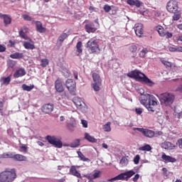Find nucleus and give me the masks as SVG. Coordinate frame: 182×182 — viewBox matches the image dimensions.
<instances>
[{"mask_svg":"<svg viewBox=\"0 0 182 182\" xmlns=\"http://www.w3.org/2000/svg\"><path fill=\"white\" fill-rule=\"evenodd\" d=\"M170 52H178V47H169Z\"/></svg>","mask_w":182,"mask_h":182,"instance_id":"54","label":"nucleus"},{"mask_svg":"<svg viewBox=\"0 0 182 182\" xmlns=\"http://www.w3.org/2000/svg\"><path fill=\"white\" fill-rule=\"evenodd\" d=\"M83 43L82 41H78L76 44V51L77 53L80 55V53H83Z\"/></svg>","mask_w":182,"mask_h":182,"instance_id":"28","label":"nucleus"},{"mask_svg":"<svg viewBox=\"0 0 182 182\" xmlns=\"http://www.w3.org/2000/svg\"><path fill=\"white\" fill-rule=\"evenodd\" d=\"M140 103L141 104V105H143L144 106H145V107H146V105H148V103H147V100H140Z\"/></svg>","mask_w":182,"mask_h":182,"instance_id":"61","label":"nucleus"},{"mask_svg":"<svg viewBox=\"0 0 182 182\" xmlns=\"http://www.w3.org/2000/svg\"><path fill=\"white\" fill-rule=\"evenodd\" d=\"M139 161H140V155L137 154L134 158V164H139Z\"/></svg>","mask_w":182,"mask_h":182,"instance_id":"51","label":"nucleus"},{"mask_svg":"<svg viewBox=\"0 0 182 182\" xmlns=\"http://www.w3.org/2000/svg\"><path fill=\"white\" fill-rule=\"evenodd\" d=\"M166 11L170 14H176L178 11V1L170 0L166 4Z\"/></svg>","mask_w":182,"mask_h":182,"instance_id":"10","label":"nucleus"},{"mask_svg":"<svg viewBox=\"0 0 182 182\" xmlns=\"http://www.w3.org/2000/svg\"><path fill=\"white\" fill-rule=\"evenodd\" d=\"M93 178H99L100 177V171H97L92 175Z\"/></svg>","mask_w":182,"mask_h":182,"instance_id":"53","label":"nucleus"},{"mask_svg":"<svg viewBox=\"0 0 182 182\" xmlns=\"http://www.w3.org/2000/svg\"><path fill=\"white\" fill-rule=\"evenodd\" d=\"M134 32L136 33V36H138V38H141L144 33V29L143 24L141 23H136L134 27Z\"/></svg>","mask_w":182,"mask_h":182,"instance_id":"14","label":"nucleus"},{"mask_svg":"<svg viewBox=\"0 0 182 182\" xmlns=\"http://www.w3.org/2000/svg\"><path fill=\"white\" fill-rule=\"evenodd\" d=\"M11 75H9L7 77H2L1 78V82L2 85H8L9 83H11Z\"/></svg>","mask_w":182,"mask_h":182,"instance_id":"36","label":"nucleus"},{"mask_svg":"<svg viewBox=\"0 0 182 182\" xmlns=\"http://www.w3.org/2000/svg\"><path fill=\"white\" fill-rule=\"evenodd\" d=\"M176 41L178 45H182V35L177 36L176 37Z\"/></svg>","mask_w":182,"mask_h":182,"instance_id":"47","label":"nucleus"},{"mask_svg":"<svg viewBox=\"0 0 182 182\" xmlns=\"http://www.w3.org/2000/svg\"><path fill=\"white\" fill-rule=\"evenodd\" d=\"M54 105L53 104H46L43 105L41 110L43 113H52L53 112Z\"/></svg>","mask_w":182,"mask_h":182,"instance_id":"16","label":"nucleus"},{"mask_svg":"<svg viewBox=\"0 0 182 182\" xmlns=\"http://www.w3.org/2000/svg\"><path fill=\"white\" fill-rule=\"evenodd\" d=\"M140 178V175L139 173H136L134 177L132 178V181L134 182H137V181Z\"/></svg>","mask_w":182,"mask_h":182,"instance_id":"58","label":"nucleus"},{"mask_svg":"<svg viewBox=\"0 0 182 182\" xmlns=\"http://www.w3.org/2000/svg\"><path fill=\"white\" fill-rule=\"evenodd\" d=\"M41 66L42 68H46L48 65H49V60H48V58H43L41 60Z\"/></svg>","mask_w":182,"mask_h":182,"instance_id":"37","label":"nucleus"},{"mask_svg":"<svg viewBox=\"0 0 182 182\" xmlns=\"http://www.w3.org/2000/svg\"><path fill=\"white\" fill-rule=\"evenodd\" d=\"M146 99H148V104L146 105V108L149 112H156V107H157V98L154 95H147Z\"/></svg>","mask_w":182,"mask_h":182,"instance_id":"6","label":"nucleus"},{"mask_svg":"<svg viewBox=\"0 0 182 182\" xmlns=\"http://www.w3.org/2000/svg\"><path fill=\"white\" fill-rule=\"evenodd\" d=\"M36 28L37 32H39V33H45L46 32V28L43 26L42 22L41 21H36Z\"/></svg>","mask_w":182,"mask_h":182,"instance_id":"23","label":"nucleus"},{"mask_svg":"<svg viewBox=\"0 0 182 182\" xmlns=\"http://www.w3.org/2000/svg\"><path fill=\"white\" fill-rule=\"evenodd\" d=\"M13 157V154L10 153H4L3 154L0 155V159H12Z\"/></svg>","mask_w":182,"mask_h":182,"instance_id":"38","label":"nucleus"},{"mask_svg":"<svg viewBox=\"0 0 182 182\" xmlns=\"http://www.w3.org/2000/svg\"><path fill=\"white\" fill-rule=\"evenodd\" d=\"M176 92H180V93H182V84L180 85L176 90Z\"/></svg>","mask_w":182,"mask_h":182,"instance_id":"63","label":"nucleus"},{"mask_svg":"<svg viewBox=\"0 0 182 182\" xmlns=\"http://www.w3.org/2000/svg\"><path fill=\"white\" fill-rule=\"evenodd\" d=\"M103 9L105 12L107 14L112 11V6H109V4H106L104 6Z\"/></svg>","mask_w":182,"mask_h":182,"instance_id":"45","label":"nucleus"},{"mask_svg":"<svg viewBox=\"0 0 182 182\" xmlns=\"http://www.w3.org/2000/svg\"><path fill=\"white\" fill-rule=\"evenodd\" d=\"M9 43H10L11 48H13V46H15L16 42H15V41H14L12 40H10V41H9Z\"/></svg>","mask_w":182,"mask_h":182,"instance_id":"62","label":"nucleus"},{"mask_svg":"<svg viewBox=\"0 0 182 182\" xmlns=\"http://www.w3.org/2000/svg\"><path fill=\"white\" fill-rule=\"evenodd\" d=\"M164 37H166V39H170L171 38H173V33L166 31Z\"/></svg>","mask_w":182,"mask_h":182,"instance_id":"46","label":"nucleus"},{"mask_svg":"<svg viewBox=\"0 0 182 182\" xmlns=\"http://www.w3.org/2000/svg\"><path fill=\"white\" fill-rule=\"evenodd\" d=\"M73 102L77 107H80L82 106V100L77 97H75L73 99Z\"/></svg>","mask_w":182,"mask_h":182,"instance_id":"32","label":"nucleus"},{"mask_svg":"<svg viewBox=\"0 0 182 182\" xmlns=\"http://www.w3.org/2000/svg\"><path fill=\"white\" fill-rule=\"evenodd\" d=\"M161 63H163V65H164V66H166V68H171V63H170L168 61L162 60Z\"/></svg>","mask_w":182,"mask_h":182,"instance_id":"50","label":"nucleus"},{"mask_svg":"<svg viewBox=\"0 0 182 182\" xmlns=\"http://www.w3.org/2000/svg\"><path fill=\"white\" fill-rule=\"evenodd\" d=\"M78 73H77V71H74L73 72V76H74V77H75V79H76V80H77V79H78Z\"/></svg>","mask_w":182,"mask_h":182,"instance_id":"64","label":"nucleus"},{"mask_svg":"<svg viewBox=\"0 0 182 182\" xmlns=\"http://www.w3.org/2000/svg\"><path fill=\"white\" fill-rule=\"evenodd\" d=\"M128 77H131L132 79H135L139 82H143L147 86H154V82L151 81L146 75L143 74V73L140 72V70H134L129 72L127 74Z\"/></svg>","mask_w":182,"mask_h":182,"instance_id":"1","label":"nucleus"},{"mask_svg":"<svg viewBox=\"0 0 182 182\" xmlns=\"http://www.w3.org/2000/svg\"><path fill=\"white\" fill-rule=\"evenodd\" d=\"M86 48H87L88 50H90V53H95V52H97V50H100V48H99V45H97L96 40H90L87 43Z\"/></svg>","mask_w":182,"mask_h":182,"instance_id":"11","label":"nucleus"},{"mask_svg":"<svg viewBox=\"0 0 182 182\" xmlns=\"http://www.w3.org/2000/svg\"><path fill=\"white\" fill-rule=\"evenodd\" d=\"M77 154L78 155L79 159H80L82 161H87V163L90 162V159H89L88 158H86V156H85V155L83 154V153H82V151H77Z\"/></svg>","mask_w":182,"mask_h":182,"instance_id":"30","label":"nucleus"},{"mask_svg":"<svg viewBox=\"0 0 182 182\" xmlns=\"http://www.w3.org/2000/svg\"><path fill=\"white\" fill-rule=\"evenodd\" d=\"M46 140H47L50 144H52L57 149H62V147H63V143L62 141H60L59 138H57L55 136L48 135L46 137Z\"/></svg>","mask_w":182,"mask_h":182,"instance_id":"7","label":"nucleus"},{"mask_svg":"<svg viewBox=\"0 0 182 182\" xmlns=\"http://www.w3.org/2000/svg\"><path fill=\"white\" fill-rule=\"evenodd\" d=\"M63 73L65 77H69V76H70V71H69V70H64Z\"/></svg>","mask_w":182,"mask_h":182,"instance_id":"52","label":"nucleus"},{"mask_svg":"<svg viewBox=\"0 0 182 182\" xmlns=\"http://www.w3.org/2000/svg\"><path fill=\"white\" fill-rule=\"evenodd\" d=\"M22 18H23V19H24V21H32V17H31V16H29L28 14L23 15Z\"/></svg>","mask_w":182,"mask_h":182,"instance_id":"49","label":"nucleus"},{"mask_svg":"<svg viewBox=\"0 0 182 182\" xmlns=\"http://www.w3.org/2000/svg\"><path fill=\"white\" fill-rule=\"evenodd\" d=\"M128 49L131 53H136V52H137V46L136 45L129 46Z\"/></svg>","mask_w":182,"mask_h":182,"instance_id":"39","label":"nucleus"},{"mask_svg":"<svg viewBox=\"0 0 182 182\" xmlns=\"http://www.w3.org/2000/svg\"><path fill=\"white\" fill-rule=\"evenodd\" d=\"M16 65V61H15L14 60H9L7 62V66H9V68H11V69H14V68H15Z\"/></svg>","mask_w":182,"mask_h":182,"instance_id":"41","label":"nucleus"},{"mask_svg":"<svg viewBox=\"0 0 182 182\" xmlns=\"http://www.w3.org/2000/svg\"><path fill=\"white\" fill-rule=\"evenodd\" d=\"M85 140H87V141H90V143H96L97 141V139L90 136V134L87 132L85 134Z\"/></svg>","mask_w":182,"mask_h":182,"instance_id":"26","label":"nucleus"},{"mask_svg":"<svg viewBox=\"0 0 182 182\" xmlns=\"http://www.w3.org/2000/svg\"><path fill=\"white\" fill-rule=\"evenodd\" d=\"M16 177V169L15 168H6L5 171L0 173L1 182H14Z\"/></svg>","mask_w":182,"mask_h":182,"instance_id":"2","label":"nucleus"},{"mask_svg":"<svg viewBox=\"0 0 182 182\" xmlns=\"http://www.w3.org/2000/svg\"><path fill=\"white\" fill-rule=\"evenodd\" d=\"M6 50V47L0 44V52H5Z\"/></svg>","mask_w":182,"mask_h":182,"instance_id":"60","label":"nucleus"},{"mask_svg":"<svg viewBox=\"0 0 182 182\" xmlns=\"http://www.w3.org/2000/svg\"><path fill=\"white\" fill-rule=\"evenodd\" d=\"M174 99H176V97L170 92L162 93L159 95L161 105L166 107H170L174 103Z\"/></svg>","mask_w":182,"mask_h":182,"instance_id":"3","label":"nucleus"},{"mask_svg":"<svg viewBox=\"0 0 182 182\" xmlns=\"http://www.w3.org/2000/svg\"><path fill=\"white\" fill-rule=\"evenodd\" d=\"M21 87L23 90H25L26 92H31L32 90L35 88V85H32L28 86L26 84H23Z\"/></svg>","mask_w":182,"mask_h":182,"instance_id":"34","label":"nucleus"},{"mask_svg":"<svg viewBox=\"0 0 182 182\" xmlns=\"http://www.w3.org/2000/svg\"><path fill=\"white\" fill-rule=\"evenodd\" d=\"M10 58H11V59H22L23 58V53L16 52L11 54Z\"/></svg>","mask_w":182,"mask_h":182,"instance_id":"29","label":"nucleus"},{"mask_svg":"<svg viewBox=\"0 0 182 182\" xmlns=\"http://www.w3.org/2000/svg\"><path fill=\"white\" fill-rule=\"evenodd\" d=\"M140 151H151V146L150 144H145L143 146L139 148Z\"/></svg>","mask_w":182,"mask_h":182,"instance_id":"33","label":"nucleus"},{"mask_svg":"<svg viewBox=\"0 0 182 182\" xmlns=\"http://www.w3.org/2000/svg\"><path fill=\"white\" fill-rule=\"evenodd\" d=\"M161 147L162 149H165V150H174L176 145L170 141H164L161 144Z\"/></svg>","mask_w":182,"mask_h":182,"instance_id":"20","label":"nucleus"},{"mask_svg":"<svg viewBox=\"0 0 182 182\" xmlns=\"http://www.w3.org/2000/svg\"><path fill=\"white\" fill-rule=\"evenodd\" d=\"M155 31H158L159 36H161V38H164L166 30L164 29V28H163V26H156Z\"/></svg>","mask_w":182,"mask_h":182,"instance_id":"25","label":"nucleus"},{"mask_svg":"<svg viewBox=\"0 0 182 182\" xmlns=\"http://www.w3.org/2000/svg\"><path fill=\"white\" fill-rule=\"evenodd\" d=\"M149 53V50L147 48H144L139 53L140 58H146V54Z\"/></svg>","mask_w":182,"mask_h":182,"instance_id":"43","label":"nucleus"},{"mask_svg":"<svg viewBox=\"0 0 182 182\" xmlns=\"http://www.w3.org/2000/svg\"><path fill=\"white\" fill-rule=\"evenodd\" d=\"M135 112L136 114L141 115L143 113V109L142 108H136Z\"/></svg>","mask_w":182,"mask_h":182,"instance_id":"56","label":"nucleus"},{"mask_svg":"<svg viewBox=\"0 0 182 182\" xmlns=\"http://www.w3.org/2000/svg\"><path fill=\"white\" fill-rule=\"evenodd\" d=\"M81 123H82L83 127H85V128L87 127V121H86L85 119H82Z\"/></svg>","mask_w":182,"mask_h":182,"instance_id":"59","label":"nucleus"},{"mask_svg":"<svg viewBox=\"0 0 182 182\" xmlns=\"http://www.w3.org/2000/svg\"><path fill=\"white\" fill-rule=\"evenodd\" d=\"M12 159L13 160H15V161H26V160H28L26 156L18 154L15 155L13 154Z\"/></svg>","mask_w":182,"mask_h":182,"instance_id":"24","label":"nucleus"},{"mask_svg":"<svg viewBox=\"0 0 182 182\" xmlns=\"http://www.w3.org/2000/svg\"><path fill=\"white\" fill-rule=\"evenodd\" d=\"M136 174V172L133 170L128 171L124 173H119L117 176L112 178L111 179H109V181L113 182V181H118L119 180L127 181L129 178L133 177Z\"/></svg>","mask_w":182,"mask_h":182,"instance_id":"5","label":"nucleus"},{"mask_svg":"<svg viewBox=\"0 0 182 182\" xmlns=\"http://www.w3.org/2000/svg\"><path fill=\"white\" fill-rule=\"evenodd\" d=\"M176 144L178 146L179 149L182 150V138L178 139Z\"/></svg>","mask_w":182,"mask_h":182,"instance_id":"57","label":"nucleus"},{"mask_svg":"<svg viewBox=\"0 0 182 182\" xmlns=\"http://www.w3.org/2000/svg\"><path fill=\"white\" fill-rule=\"evenodd\" d=\"M70 174L71 176H74L75 177H77V178H82V175L79 171H77V169H76V166H72L70 168Z\"/></svg>","mask_w":182,"mask_h":182,"instance_id":"21","label":"nucleus"},{"mask_svg":"<svg viewBox=\"0 0 182 182\" xmlns=\"http://www.w3.org/2000/svg\"><path fill=\"white\" fill-rule=\"evenodd\" d=\"M92 79L94 82V83H92V89L95 92H99V90H100V86H102V78L99 74L93 73Z\"/></svg>","mask_w":182,"mask_h":182,"instance_id":"9","label":"nucleus"},{"mask_svg":"<svg viewBox=\"0 0 182 182\" xmlns=\"http://www.w3.org/2000/svg\"><path fill=\"white\" fill-rule=\"evenodd\" d=\"M3 109H4V102L0 101V113L1 116H4V112H2Z\"/></svg>","mask_w":182,"mask_h":182,"instance_id":"55","label":"nucleus"},{"mask_svg":"<svg viewBox=\"0 0 182 182\" xmlns=\"http://www.w3.org/2000/svg\"><path fill=\"white\" fill-rule=\"evenodd\" d=\"M119 163L122 166H127L129 164V159L126 156H123Z\"/></svg>","mask_w":182,"mask_h":182,"instance_id":"42","label":"nucleus"},{"mask_svg":"<svg viewBox=\"0 0 182 182\" xmlns=\"http://www.w3.org/2000/svg\"><path fill=\"white\" fill-rule=\"evenodd\" d=\"M135 129L138 130V132H140V133H142L145 137H149V139H151L156 134V132L151 129L144 128H135Z\"/></svg>","mask_w":182,"mask_h":182,"instance_id":"13","label":"nucleus"},{"mask_svg":"<svg viewBox=\"0 0 182 182\" xmlns=\"http://www.w3.org/2000/svg\"><path fill=\"white\" fill-rule=\"evenodd\" d=\"M28 32H29V28L26 26H23L18 32L19 36L20 38H22V39H25L26 41H29V42H32V43H33L32 38L28 36V35H26Z\"/></svg>","mask_w":182,"mask_h":182,"instance_id":"12","label":"nucleus"},{"mask_svg":"<svg viewBox=\"0 0 182 182\" xmlns=\"http://www.w3.org/2000/svg\"><path fill=\"white\" fill-rule=\"evenodd\" d=\"M25 75H26V71L25 70V68H20L14 73V77L18 79V77H22V76H25Z\"/></svg>","mask_w":182,"mask_h":182,"instance_id":"19","label":"nucleus"},{"mask_svg":"<svg viewBox=\"0 0 182 182\" xmlns=\"http://www.w3.org/2000/svg\"><path fill=\"white\" fill-rule=\"evenodd\" d=\"M66 38H68V33H63L59 37H58V41L59 42H63V41H65V39H66Z\"/></svg>","mask_w":182,"mask_h":182,"instance_id":"44","label":"nucleus"},{"mask_svg":"<svg viewBox=\"0 0 182 182\" xmlns=\"http://www.w3.org/2000/svg\"><path fill=\"white\" fill-rule=\"evenodd\" d=\"M173 14H174L173 16V21H178V19H180V18H181V14H176V13H173Z\"/></svg>","mask_w":182,"mask_h":182,"instance_id":"48","label":"nucleus"},{"mask_svg":"<svg viewBox=\"0 0 182 182\" xmlns=\"http://www.w3.org/2000/svg\"><path fill=\"white\" fill-rule=\"evenodd\" d=\"M111 124L112 123L110 122H108L105 124H104L102 127L104 132H112V127H110Z\"/></svg>","mask_w":182,"mask_h":182,"instance_id":"35","label":"nucleus"},{"mask_svg":"<svg viewBox=\"0 0 182 182\" xmlns=\"http://www.w3.org/2000/svg\"><path fill=\"white\" fill-rule=\"evenodd\" d=\"M161 159L164 163H176V161H177L176 158L166 155V154H162Z\"/></svg>","mask_w":182,"mask_h":182,"instance_id":"18","label":"nucleus"},{"mask_svg":"<svg viewBox=\"0 0 182 182\" xmlns=\"http://www.w3.org/2000/svg\"><path fill=\"white\" fill-rule=\"evenodd\" d=\"M127 3L130 6H136V8H140L143 4L140 0H127Z\"/></svg>","mask_w":182,"mask_h":182,"instance_id":"22","label":"nucleus"},{"mask_svg":"<svg viewBox=\"0 0 182 182\" xmlns=\"http://www.w3.org/2000/svg\"><path fill=\"white\" fill-rule=\"evenodd\" d=\"M0 18L4 20L5 26H8V25H11V23H12V18H11L8 14H2L0 13Z\"/></svg>","mask_w":182,"mask_h":182,"instance_id":"17","label":"nucleus"},{"mask_svg":"<svg viewBox=\"0 0 182 182\" xmlns=\"http://www.w3.org/2000/svg\"><path fill=\"white\" fill-rule=\"evenodd\" d=\"M75 127H76V123H69L67 124V128L70 130V132H73L75 130Z\"/></svg>","mask_w":182,"mask_h":182,"instance_id":"40","label":"nucleus"},{"mask_svg":"<svg viewBox=\"0 0 182 182\" xmlns=\"http://www.w3.org/2000/svg\"><path fill=\"white\" fill-rule=\"evenodd\" d=\"M65 86L71 96H76V82L73 79H68Z\"/></svg>","mask_w":182,"mask_h":182,"instance_id":"8","label":"nucleus"},{"mask_svg":"<svg viewBox=\"0 0 182 182\" xmlns=\"http://www.w3.org/2000/svg\"><path fill=\"white\" fill-rule=\"evenodd\" d=\"M94 22L89 20H85L84 21L85 29L87 33H95V32L97 31V26H99V19H95ZM95 23H97V25Z\"/></svg>","mask_w":182,"mask_h":182,"instance_id":"4","label":"nucleus"},{"mask_svg":"<svg viewBox=\"0 0 182 182\" xmlns=\"http://www.w3.org/2000/svg\"><path fill=\"white\" fill-rule=\"evenodd\" d=\"M55 87L56 92H58V93H62L65 92V88L63 87V85L62 84V80H60V79H57L55 81Z\"/></svg>","mask_w":182,"mask_h":182,"instance_id":"15","label":"nucleus"},{"mask_svg":"<svg viewBox=\"0 0 182 182\" xmlns=\"http://www.w3.org/2000/svg\"><path fill=\"white\" fill-rule=\"evenodd\" d=\"M73 149H76L80 146V139H75L69 145Z\"/></svg>","mask_w":182,"mask_h":182,"instance_id":"31","label":"nucleus"},{"mask_svg":"<svg viewBox=\"0 0 182 182\" xmlns=\"http://www.w3.org/2000/svg\"><path fill=\"white\" fill-rule=\"evenodd\" d=\"M23 46L25 48V49H30L31 50H33V49H36V48L35 47V45L33 43H31L28 41L23 42Z\"/></svg>","mask_w":182,"mask_h":182,"instance_id":"27","label":"nucleus"}]
</instances>
